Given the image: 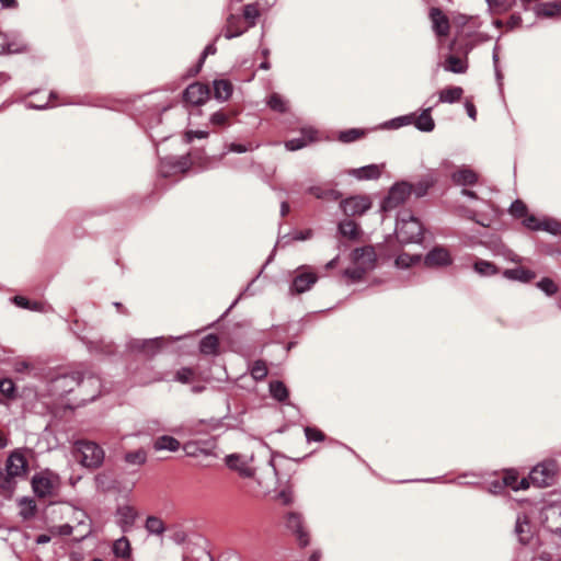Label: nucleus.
Listing matches in <instances>:
<instances>
[{
    "label": "nucleus",
    "mask_w": 561,
    "mask_h": 561,
    "mask_svg": "<svg viewBox=\"0 0 561 561\" xmlns=\"http://www.w3.org/2000/svg\"><path fill=\"white\" fill-rule=\"evenodd\" d=\"M382 167V164H368L357 169H350L347 174L359 181L376 180L380 176Z\"/></svg>",
    "instance_id": "nucleus-20"
},
{
    "label": "nucleus",
    "mask_w": 561,
    "mask_h": 561,
    "mask_svg": "<svg viewBox=\"0 0 561 561\" xmlns=\"http://www.w3.org/2000/svg\"><path fill=\"white\" fill-rule=\"evenodd\" d=\"M180 447V442L176 438L169 435L159 436L153 443V448L157 451L168 450L174 453L178 451Z\"/></svg>",
    "instance_id": "nucleus-29"
},
{
    "label": "nucleus",
    "mask_w": 561,
    "mask_h": 561,
    "mask_svg": "<svg viewBox=\"0 0 561 561\" xmlns=\"http://www.w3.org/2000/svg\"><path fill=\"white\" fill-rule=\"evenodd\" d=\"M396 236L401 243H419L423 238V226L417 218L402 211L397 219Z\"/></svg>",
    "instance_id": "nucleus-3"
},
{
    "label": "nucleus",
    "mask_w": 561,
    "mask_h": 561,
    "mask_svg": "<svg viewBox=\"0 0 561 561\" xmlns=\"http://www.w3.org/2000/svg\"><path fill=\"white\" fill-rule=\"evenodd\" d=\"M113 553L117 558H129L130 556V542L126 537L118 538L113 543Z\"/></svg>",
    "instance_id": "nucleus-41"
},
{
    "label": "nucleus",
    "mask_w": 561,
    "mask_h": 561,
    "mask_svg": "<svg viewBox=\"0 0 561 561\" xmlns=\"http://www.w3.org/2000/svg\"><path fill=\"white\" fill-rule=\"evenodd\" d=\"M473 270L481 276H492L497 274V267L485 260H477L473 264Z\"/></svg>",
    "instance_id": "nucleus-42"
},
{
    "label": "nucleus",
    "mask_w": 561,
    "mask_h": 561,
    "mask_svg": "<svg viewBox=\"0 0 561 561\" xmlns=\"http://www.w3.org/2000/svg\"><path fill=\"white\" fill-rule=\"evenodd\" d=\"M195 371L190 367H183L175 374V380L182 383H187L193 380Z\"/></svg>",
    "instance_id": "nucleus-52"
},
{
    "label": "nucleus",
    "mask_w": 561,
    "mask_h": 561,
    "mask_svg": "<svg viewBox=\"0 0 561 561\" xmlns=\"http://www.w3.org/2000/svg\"><path fill=\"white\" fill-rule=\"evenodd\" d=\"M191 161L188 156L168 157L161 160L159 172L163 178H169L178 173H184L190 169Z\"/></svg>",
    "instance_id": "nucleus-11"
},
{
    "label": "nucleus",
    "mask_w": 561,
    "mask_h": 561,
    "mask_svg": "<svg viewBox=\"0 0 561 561\" xmlns=\"http://www.w3.org/2000/svg\"><path fill=\"white\" fill-rule=\"evenodd\" d=\"M270 392L277 401H284L288 397V390L282 381H272L270 383Z\"/></svg>",
    "instance_id": "nucleus-45"
},
{
    "label": "nucleus",
    "mask_w": 561,
    "mask_h": 561,
    "mask_svg": "<svg viewBox=\"0 0 561 561\" xmlns=\"http://www.w3.org/2000/svg\"><path fill=\"white\" fill-rule=\"evenodd\" d=\"M0 392L5 398H9V399L13 398L15 394L14 382L9 378L1 379L0 380Z\"/></svg>",
    "instance_id": "nucleus-51"
},
{
    "label": "nucleus",
    "mask_w": 561,
    "mask_h": 561,
    "mask_svg": "<svg viewBox=\"0 0 561 561\" xmlns=\"http://www.w3.org/2000/svg\"><path fill=\"white\" fill-rule=\"evenodd\" d=\"M430 18L432 20L433 30L437 36H446L449 33V20L442 12V10L437 8H433L430 12Z\"/></svg>",
    "instance_id": "nucleus-19"
},
{
    "label": "nucleus",
    "mask_w": 561,
    "mask_h": 561,
    "mask_svg": "<svg viewBox=\"0 0 561 561\" xmlns=\"http://www.w3.org/2000/svg\"><path fill=\"white\" fill-rule=\"evenodd\" d=\"M556 473V465L552 461L542 462L533 468L529 472L528 481L529 484H534L538 488L550 485Z\"/></svg>",
    "instance_id": "nucleus-10"
},
{
    "label": "nucleus",
    "mask_w": 561,
    "mask_h": 561,
    "mask_svg": "<svg viewBox=\"0 0 561 561\" xmlns=\"http://www.w3.org/2000/svg\"><path fill=\"white\" fill-rule=\"evenodd\" d=\"M266 103L271 110L278 113H285L288 110V101L278 93H272Z\"/></svg>",
    "instance_id": "nucleus-37"
},
{
    "label": "nucleus",
    "mask_w": 561,
    "mask_h": 561,
    "mask_svg": "<svg viewBox=\"0 0 561 561\" xmlns=\"http://www.w3.org/2000/svg\"><path fill=\"white\" fill-rule=\"evenodd\" d=\"M285 525L287 529L296 535L301 547H306L309 543V536L304 528L302 518L299 514L294 512L288 513L285 519Z\"/></svg>",
    "instance_id": "nucleus-17"
},
{
    "label": "nucleus",
    "mask_w": 561,
    "mask_h": 561,
    "mask_svg": "<svg viewBox=\"0 0 561 561\" xmlns=\"http://www.w3.org/2000/svg\"><path fill=\"white\" fill-rule=\"evenodd\" d=\"M486 2L491 10L495 12H502L506 11L512 5L514 0H486Z\"/></svg>",
    "instance_id": "nucleus-54"
},
{
    "label": "nucleus",
    "mask_w": 561,
    "mask_h": 561,
    "mask_svg": "<svg viewBox=\"0 0 561 561\" xmlns=\"http://www.w3.org/2000/svg\"><path fill=\"white\" fill-rule=\"evenodd\" d=\"M228 121V116L222 112H216L210 116V122L214 125H225Z\"/></svg>",
    "instance_id": "nucleus-60"
},
{
    "label": "nucleus",
    "mask_w": 561,
    "mask_h": 561,
    "mask_svg": "<svg viewBox=\"0 0 561 561\" xmlns=\"http://www.w3.org/2000/svg\"><path fill=\"white\" fill-rule=\"evenodd\" d=\"M505 260L507 261H511V262H514V263H520L522 262V257L519 255H517L516 253H514L512 250L510 249H505L503 250V252L501 253Z\"/></svg>",
    "instance_id": "nucleus-62"
},
{
    "label": "nucleus",
    "mask_w": 561,
    "mask_h": 561,
    "mask_svg": "<svg viewBox=\"0 0 561 561\" xmlns=\"http://www.w3.org/2000/svg\"><path fill=\"white\" fill-rule=\"evenodd\" d=\"M243 19L247 21L248 26L252 27L256 24V20L260 16L259 3H248L243 7Z\"/></svg>",
    "instance_id": "nucleus-39"
},
{
    "label": "nucleus",
    "mask_w": 561,
    "mask_h": 561,
    "mask_svg": "<svg viewBox=\"0 0 561 561\" xmlns=\"http://www.w3.org/2000/svg\"><path fill=\"white\" fill-rule=\"evenodd\" d=\"M523 225L526 228L530 229V230H540L541 229V225H542V220H540L539 218H537L534 215L527 214L523 218Z\"/></svg>",
    "instance_id": "nucleus-55"
},
{
    "label": "nucleus",
    "mask_w": 561,
    "mask_h": 561,
    "mask_svg": "<svg viewBox=\"0 0 561 561\" xmlns=\"http://www.w3.org/2000/svg\"><path fill=\"white\" fill-rule=\"evenodd\" d=\"M515 533L522 543H527L533 536L531 526L526 515H518L516 519Z\"/></svg>",
    "instance_id": "nucleus-25"
},
{
    "label": "nucleus",
    "mask_w": 561,
    "mask_h": 561,
    "mask_svg": "<svg viewBox=\"0 0 561 561\" xmlns=\"http://www.w3.org/2000/svg\"><path fill=\"white\" fill-rule=\"evenodd\" d=\"M412 193V185L408 182H398L391 186L381 204L383 211L392 210L403 204Z\"/></svg>",
    "instance_id": "nucleus-8"
},
{
    "label": "nucleus",
    "mask_w": 561,
    "mask_h": 561,
    "mask_svg": "<svg viewBox=\"0 0 561 561\" xmlns=\"http://www.w3.org/2000/svg\"><path fill=\"white\" fill-rule=\"evenodd\" d=\"M21 506V515L23 518H31L36 512V505L33 500L23 497L19 502Z\"/></svg>",
    "instance_id": "nucleus-47"
},
{
    "label": "nucleus",
    "mask_w": 561,
    "mask_h": 561,
    "mask_svg": "<svg viewBox=\"0 0 561 561\" xmlns=\"http://www.w3.org/2000/svg\"><path fill=\"white\" fill-rule=\"evenodd\" d=\"M305 434L308 442H322L324 439V434L316 427L307 426Z\"/></svg>",
    "instance_id": "nucleus-57"
},
{
    "label": "nucleus",
    "mask_w": 561,
    "mask_h": 561,
    "mask_svg": "<svg viewBox=\"0 0 561 561\" xmlns=\"http://www.w3.org/2000/svg\"><path fill=\"white\" fill-rule=\"evenodd\" d=\"M510 213L516 218H524L528 214L526 205L519 199L511 205Z\"/></svg>",
    "instance_id": "nucleus-53"
},
{
    "label": "nucleus",
    "mask_w": 561,
    "mask_h": 561,
    "mask_svg": "<svg viewBox=\"0 0 561 561\" xmlns=\"http://www.w3.org/2000/svg\"><path fill=\"white\" fill-rule=\"evenodd\" d=\"M137 517L138 513L136 508L128 504L119 505L116 508V524L119 526L123 533H127L133 528Z\"/></svg>",
    "instance_id": "nucleus-16"
},
{
    "label": "nucleus",
    "mask_w": 561,
    "mask_h": 561,
    "mask_svg": "<svg viewBox=\"0 0 561 561\" xmlns=\"http://www.w3.org/2000/svg\"><path fill=\"white\" fill-rule=\"evenodd\" d=\"M302 137L300 138H294L290 140H287L285 142V147L289 151L299 150L307 146L308 141H312L316 139V130L311 127L304 128L302 130Z\"/></svg>",
    "instance_id": "nucleus-24"
},
{
    "label": "nucleus",
    "mask_w": 561,
    "mask_h": 561,
    "mask_svg": "<svg viewBox=\"0 0 561 561\" xmlns=\"http://www.w3.org/2000/svg\"><path fill=\"white\" fill-rule=\"evenodd\" d=\"M423 263L430 268L447 267L453 263V256L448 249L436 245L424 256Z\"/></svg>",
    "instance_id": "nucleus-13"
},
{
    "label": "nucleus",
    "mask_w": 561,
    "mask_h": 561,
    "mask_svg": "<svg viewBox=\"0 0 561 561\" xmlns=\"http://www.w3.org/2000/svg\"><path fill=\"white\" fill-rule=\"evenodd\" d=\"M249 28L248 25L243 24L242 18L236 14H231L227 19L225 27V37L231 39L242 35Z\"/></svg>",
    "instance_id": "nucleus-21"
},
{
    "label": "nucleus",
    "mask_w": 561,
    "mask_h": 561,
    "mask_svg": "<svg viewBox=\"0 0 561 561\" xmlns=\"http://www.w3.org/2000/svg\"><path fill=\"white\" fill-rule=\"evenodd\" d=\"M145 528L150 535L161 536L165 531L164 523L157 516H148Z\"/></svg>",
    "instance_id": "nucleus-38"
},
{
    "label": "nucleus",
    "mask_w": 561,
    "mask_h": 561,
    "mask_svg": "<svg viewBox=\"0 0 561 561\" xmlns=\"http://www.w3.org/2000/svg\"><path fill=\"white\" fill-rule=\"evenodd\" d=\"M414 118H415L414 113L398 116L396 118H392V119L386 122L382 127L389 128V129H398L400 127L411 125L413 123Z\"/></svg>",
    "instance_id": "nucleus-43"
},
{
    "label": "nucleus",
    "mask_w": 561,
    "mask_h": 561,
    "mask_svg": "<svg viewBox=\"0 0 561 561\" xmlns=\"http://www.w3.org/2000/svg\"><path fill=\"white\" fill-rule=\"evenodd\" d=\"M251 375L255 380H262L267 375V367L263 360H256L251 367Z\"/></svg>",
    "instance_id": "nucleus-50"
},
{
    "label": "nucleus",
    "mask_w": 561,
    "mask_h": 561,
    "mask_svg": "<svg viewBox=\"0 0 561 561\" xmlns=\"http://www.w3.org/2000/svg\"><path fill=\"white\" fill-rule=\"evenodd\" d=\"M27 448H15L9 453L4 467H0V495L11 499L15 492L19 479L28 473Z\"/></svg>",
    "instance_id": "nucleus-1"
},
{
    "label": "nucleus",
    "mask_w": 561,
    "mask_h": 561,
    "mask_svg": "<svg viewBox=\"0 0 561 561\" xmlns=\"http://www.w3.org/2000/svg\"><path fill=\"white\" fill-rule=\"evenodd\" d=\"M354 267L347 268L345 275L359 279L367 271L371 270L376 262V253L373 247H364L353 252Z\"/></svg>",
    "instance_id": "nucleus-6"
},
{
    "label": "nucleus",
    "mask_w": 561,
    "mask_h": 561,
    "mask_svg": "<svg viewBox=\"0 0 561 561\" xmlns=\"http://www.w3.org/2000/svg\"><path fill=\"white\" fill-rule=\"evenodd\" d=\"M218 346V337L215 334H208L202 339L199 343V351L205 355H215L217 354Z\"/></svg>",
    "instance_id": "nucleus-32"
},
{
    "label": "nucleus",
    "mask_w": 561,
    "mask_h": 561,
    "mask_svg": "<svg viewBox=\"0 0 561 561\" xmlns=\"http://www.w3.org/2000/svg\"><path fill=\"white\" fill-rule=\"evenodd\" d=\"M75 386L79 387L82 393L90 394L89 400H93L100 393L101 381L98 377H83L80 373L65 375L55 380L56 389L65 392L72 391Z\"/></svg>",
    "instance_id": "nucleus-2"
},
{
    "label": "nucleus",
    "mask_w": 561,
    "mask_h": 561,
    "mask_svg": "<svg viewBox=\"0 0 561 561\" xmlns=\"http://www.w3.org/2000/svg\"><path fill=\"white\" fill-rule=\"evenodd\" d=\"M76 459L85 468H99L104 461V450L94 442L77 440L73 446Z\"/></svg>",
    "instance_id": "nucleus-4"
},
{
    "label": "nucleus",
    "mask_w": 561,
    "mask_h": 561,
    "mask_svg": "<svg viewBox=\"0 0 561 561\" xmlns=\"http://www.w3.org/2000/svg\"><path fill=\"white\" fill-rule=\"evenodd\" d=\"M463 94L460 87H447L439 92V102L453 104L458 102Z\"/></svg>",
    "instance_id": "nucleus-31"
},
{
    "label": "nucleus",
    "mask_w": 561,
    "mask_h": 561,
    "mask_svg": "<svg viewBox=\"0 0 561 561\" xmlns=\"http://www.w3.org/2000/svg\"><path fill=\"white\" fill-rule=\"evenodd\" d=\"M164 342V337H156L148 340L134 339L128 342L127 347L131 352L142 353L147 356H152L159 352Z\"/></svg>",
    "instance_id": "nucleus-14"
},
{
    "label": "nucleus",
    "mask_w": 561,
    "mask_h": 561,
    "mask_svg": "<svg viewBox=\"0 0 561 561\" xmlns=\"http://www.w3.org/2000/svg\"><path fill=\"white\" fill-rule=\"evenodd\" d=\"M219 427V422L215 420L206 421V420H198L196 422H193L187 431L191 435L197 436L202 434H208Z\"/></svg>",
    "instance_id": "nucleus-27"
},
{
    "label": "nucleus",
    "mask_w": 561,
    "mask_h": 561,
    "mask_svg": "<svg viewBox=\"0 0 561 561\" xmlns=\"http://www.w3.org/2000/svg\"><path fill=\"white\" fill-rule=\"evenodd\" d=\"M58 488L59 477L49 470L36 473L32 478V489L38 497L53 496Z\"/></svg>",
    "instance_id": "nucleus-7"
},
{
    "label": "nucleus",
    "mask_w": 561,
    "mask_h": 561,
    "mask_svg": "<svg viewBox=\"0 0 561 561\" xmlns=\"http://www.w3.org/2000/svg\"><path fill=\"white\" fill-rule=\"evenodd\" d=\"M13 368L15 373H28L32 369V365L26 360H16Z\"/></svg>",
    "instance_id": "nucleus-59"
},
{
    "label": "nucleus",
    "mask_w": 561,
    "mask_h": 561,
    "mask_svg": "<svg viewBox=\"0 0 561 561\" xmlns=\"http://www.w3.org/2000/svg\"><path fill=\"white\" fill-rule=\"evenodd\" d=\"M124 461L130 467L140 468L147 461V453L142 448L128 451L124 456Z\"/></svg>",
    "instance_id": "nucleus-33"
},
{
    "label": "nucleus",
    "mask_w": 561,
    "mask_h": 561,
    "mask_svg": "<svg viewBox=\"0 0 561 561\" xmlns=\"http://www.w3.org/2000/svg\"><path fill=\"white\" fill-rule=\"evenodd\" d=\"M307 192L319 199L332 198L335 201V199L340 198V196H341L340 192H337V191L323 190L322 187L317 186V185L308 187Z\"/></svg>",
    "instance_id": "nucleus-44"
},
{
    "label": "nucleus",
    "mask_w": 561,
    "mask_h": 561,
    "mask_svg": "<svg viewBox=\"0 0 561 561\" xmlns=\"http://www.w3.org/2000/svg\"><path fill=\"white\" fill-rule=\"evenodd\" d=\"M340 206L346 216H357L371 207V201L367 195H355L341 201Z\"/></svg>",
    "instance_id": "nucleus-12"
},
{
    "label": "nucleus",
    "mask_w": 561,
    "mask_h": 561,
    "mask_svg": "<svg viewBox=\"0 0 561 561\" xmlns=\"http://www.w3.org/2000/svg\"><path fill=\"white\" fill-rule=\"evenodd\" d=\"M503 276L506 278V279H510V280H516V282H520V283H529L531 282L535 277H536V274L528 270V268H525V267H522V266H518V267H515V268H507L503 272Z\"/></svg>",
    "instance_id": "nucleus-23"
},
{
    "label": "nucleus",
    "mask_w": 561,
    "mask_h": 561,
    "mask_svg": "<svg viewBox=\"0 0 561 561\" xmlns=\"http://www.w3.org/2000/svg\"><path fill=\"white\" fill-rule=\"evenodd\" d=\"M537 287L548 296H552L558 291L557 284L548 277L542 278L537 283Z\"/></svg>",
    "instance_id": "nucleus-49"
},
{
    "label": "nucleus",
    "mask_w": 561,
    "mask_h": 561,
    "mask_svg": "<svg viewBox=\"0 0 561 561\" xmlns=\"http://www.w3.org/2000/svg\"><path fill=\"white\" fill-rule=\"evenodd\" d=\"M435 182L436 178L432 173L426 174L414 186H412V191H414L417 197L424 196Z\"/></svg>",
    "instance_id": "nucleus-36"
},
{
    "label": "nucleus",
    "mask_w": 561,
    "mask_h": 561,
    "mask_svg": "<svg viewBox=\"0 0 561 561\" xmlns=\"http://www.w3.org/2000/svg\"><path fill=\"white\" fill-rule=\"evenodd\" d=\"M445 70L454 73H463L467 70V62L465 59L450 55L446 59Z\"/></svg>",
    "instance_id": "nucleus-40"
},
{
    "label": "nucleus",
    "mask_w": 561,
    "mask_h": 561,
    "mask_svg": "<svg viewBox=\"0 0 561 561\" xmlns=\"http://www.w3.org/2000/svg\"><path fill=\"white\" fill-rule=\"evenodd\" d=\"M298 272V275L293 279L290 291L295 294H302L316 284L318 277L305 266L299 267Z\"/></svg>",
    "instance_id": "nucleus-15"
},
{
    "label": "nucleus",
    "mask_w": 561,
    "mask_h": 561,
    "mask_svg": "<svg viewBox=\"0 0 561 561\" xmlns=\"http://www.w3.org/2000/svg\"><path fill=\"white\" fill-rule=\"evenodd\" d=\"M451 180L456 185L470 186L477 183L478 174L468 167H461L453 172Z\"/></svg>",
    "instance_id": "nucleus-22"
},
{
    "label": "nucleus",
    "mask_w": 561,
    "mask_h": 561,
    "mask_svg": "<svg viewBox=\"0 0 561 561\" xmlns=\"http://www.w3.org/2000/svg\"><path fill=\"white\" fill-rule=\"evenodd\" d=\"M232 94V84L224 79L214 81V96L218 101H227Z\"/></svg>",
    "instance_id": "nucleus-30"
},
{
    "label": "nucleus",
    "mask_w": 561,
    "mask_h": 561,
    "mask_svg": "<svg viewBox=\"0 0 561 561\" xmlns=\"http://www.w3.org/2000/svg\"><path fill=\"white\" fill-rule=\"evenodd\" d=\"M421 259L422 257L419 254L411 255L408 253H401L396 259V266L399 268H408V267L412 266L413 264L419 263L421 261Z\"/></svg>",
    "instance_id": "nucleus-46"
},
{
    "label": "nucleus",
    "mask_w": 561,
    "mask_h": 561,
    "mask_svg": "<svg viewBox=\"0 0 561 561\" xmlns=\"http://www.w3.org/2000/svg\"><path fill=\"white\" fill-rule=\"evenodd\" d=\"M278 499L283 504L288 505L293 502V493L290 490H283L278 493Z\"/></svg>",
    "instance_id": "nucleus-63"
},
{
    "label": "nucleus",
    "mask_w": 561,
    "mask_h": 561,
    "mask_svg": "<svg viewBox=\"0 0 561 561\" xmlns=\"http://www.w3.org/2000/svg\"><path fill=\"white\" fill-rule=\"evenodd\" d=\"M536 14L538 16H545V18H553V16H560L561 18V0H556L552 2H545L537 7Z\"/></svg>",
    "instance_id": "nucleus-28"
},
{
    "label": "nucleus",
    "mask_w": 561,
    "mask_h": 561,
    "mask_svg": "<svg viewBox=\"0 0 561 561\" xmlns=\"http://www.w3.org/2000/svg\"><path fill=\"white\" fill-rule=\"evenodd\" d=\"M216 438L210 437L209 439H196L186 442L183 445V450L186 456L197 458L204 457H217L216 454Z\"/></svg>",
    "instance_id": "nucleus-9"
},
{
    "label": "nucleus",
    "mask_w": 561,
    "mask_h": 561,
    "mask_svg": "<svg viewBox=\"0 0 561 561\" xmlns=\"http://www.w3.org/2000/svg\"><path fill=\"white\" fill-rule=\"evenodd\" d=\"M503 482L514 491L526 490L529 488L528 479L523 478L518 481V478L514 472H506L503 478Z\"/></svg>",
    "instance_id": "nucleus-35"
},
{
    "label": "nucleus",
    "mask_w": 561,
    "mask_h": 561,
    "mask_svg": "<svg viewBox=\"0 0 561 561\" xmlns=\"http://www.w3.org/2000/svg\"><path fill=\"white\" fill-rule=\"evenodd\" d=\"M540 230L558 234L561 233V224L551 219H543Z\"/></svg>",
    "instance_id": "nucleus-56"
},
{
    "label": "nucleus",
    "mask_w": 561,
    "mask_h": 561,
    "mask_svg": "<svg viewBox=\"0 0 561 561\" xmlns=\"http://www.w3.org/2000/svg\"><path fill=\"white\" fill-rule=\"evenodd\" d=\"M431 111H432V107H427V108L423 110L419 116L415 115V118L412 124H414V126L420 131L430 133V131L434 130L435 122L431 115Z\"/></svg>",
    "instance_id": "nucleus-26"
},
{
    "label": "nucleus",
    "mask_w": 561,
    "mask_h": 561,
    "mask_svg": "<svg viewBox=\"0 0 561 561\" xmlns=\"http://www.w3.org/2000/svg\"><path fill=\"white\" fill-rule=\"evenodd\" d=\"M208 136V133L207 131H204V130H188L186 134H185V137H186V140L188 142H191L194 138H206Z\"/></svg>",
    "instance_id": "nucleus-61"
},
{
    "label": "nucleus",
    "mask_w": 561,
    "mask_h": 561,
    "mask_svg": "<svg viewBox=\"0 0 561 561\" xmlns=\"http://www.w3.org/2000/svg\"><path fill=\"white\" fill-rule=\"evenodd\" d=\"M339 231L343 237L355 240L359 237L360 230L355 221L345 219L339 224Z\"/></svg>",
    "instance_id": "nucleus-34"
},
{
    "label": "nucleus",
    "mask_w": 561,
    "mask_h": 561,
    "mask_svg": "<svg viewBox=\"0 0 561 561\" xmlns=\"http://www.w3.org/2000/svg\"><path fill=\"white\" fill-rule=\"evenodd\" d=\"M364 134H365V131L363 129L351 128V129L341 131L339 135V140L342 142H352V141H355V140L359 139L360 137H363Z\"/></svg>",
    "instance_id": "nucleus-48"
},
{
    "label": "nucleus",
    "mask_w": 561,
    "mask_h": 561,
    "mask_svg": "<svg viewBox=\"0 0 561 561\" xmlns=\"http://www.w3.org/2000/svg\"><path fill=\"white\" fill-rule=\"evenodd\" d=\"M13 302L20 307V308H24V309H28L30 305H31V301L28 299H26L25 297L23 296H15L13 298Z\"/></svg>",
    "instance_id": "nucleus-64"
},
{
    "label": "nucleus",
    "mask_w": 561,
    "mask_h": 561,
    "mask_svg": "<svg viewBox=\"0 0 561 561\" xmlns=\"http://www.w3.org/2000/svg\"><path fill=\"white\" fill-rule=\"evenodd\" d=\"M209 98V89L206 84L195 82L184 91V100L193 105H201Z\"/></svg>",
    "instance_id": "nucleus-18"
},
{
    "label": "nucleus",
    "mask_w": 561,
    "mask_h": 561,
    "mask_svg": "<svg viewBox=\"0 0 561 561\" xmlns=\"http://www.w3.org/2000/svg\"><path fill=\"white\" fill-rule=\"evenodd\" d=\"M225 465L241 478L252 479L256 474L255 455L253 450L232 453L225 457Z\"/></svg>",
    "instance_id": "nucleus-5"
},
{
    "label": "nucleus",
    "mask_w": 561,
    "mask_h": 561,
    "mask_svg": "<svg viewBox=\"0 0 561 561\" xmlns=\"http://www.w3.org/2000/svg\"><path fill=\"white\" fill-rule=\"evenodd\" d=\"M21 50V48L15 47L14 44L9 43L5 36L0 34V54H14L20 53Z\"/></svg>",
    "instance_id": "nucleus-58"
}]
</instances>
